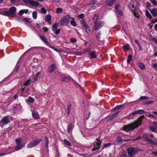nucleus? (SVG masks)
I'll return each instance as SVG.
<instances>
[{"label": "nucleus", "instance_id": "9b49d317", "mask_svg": "<svg viewBox=\"0 0 157 157\" xmlns=\"http://www.w3.org/2000/svg\"><path fill=\"white\" fill-rule=\"evenodd\" d=\"M81 24L82 26L85 28L86 31L87 33H89L90 31V30L87 24L84 21H82Z\"/></svg>", "mask_w": 157, "mask_h": 157}, {"label": "nucleus", "instance_id": "e2e57ef3", "mask_svg": "<svg viewBox=\"0 0 157 157\" xmlns=\"http://www.w3.org/2000/svg\"><path fill=\"white\" fill-rule=\"evenodd\" d=\"M24 13V12L23 11V10H21L19 11L18 13V14L21 15L23 14Z\"/></svg>", "mask_w": 157, "mask_h": 157}, {"label": "nucleus", "instance_id": "0eeeda50", "mask_svg": "<svg viewBox=\"0 0 157 157\" xmlns=\"http://www.w3.org/2000/svg\"><path fill=\"white\" fill-rule=\"evenodd\" d=\"M101 142L98 139H96L94 145V148L92 149L93 151L99 148Z\"/></svg>", "mask_w": 157, "mask_h": 157}, {"label": "nucleus", "instance_id": "20e7f679", "mask_svg": "<svg viewBox=\"0 0 157 157\" xmlns=\"http://www.w3.org/2000/svg\"><path fill=\"white\" fill-rule=\"evenodd\" d=\"M21 139L20 138H17L16 139L15 142L17 144V146L15 148L16 150L18 151L21 149L23 147V144L21 143Z\"/></svg>", "mask_w": 157, "mask_h": 157}, {"label": "nucleus", "instance_id": "39448f33", "mask_svg": "<svg viewBox=\"0 0 157 157\" xmlns=\"http://www.w3.org/2000/svg\"><path fill=\"white\" fill-rule=\"evenodd\" d=\"M9 121V117L7 116L3 117L0 121V126L2 128L4 125L7 124Z\"/></svg>", "mask_w": 157, "mask_h": 157}, {"label": "nucleus", "instance_id": "dca6fc26", "mask_svg": "<svg viewBox=\"0 0 157 157\" xmlns=\"http://www.w3.org/2000/svg\"><path fill=\"white\" fill-rule=\"evenodd\" d=\"M73 128V124L71 123H69L67 127V132L69 134Z\"/></svg>", "mask_w": 157, "mask_h": 157}, {"label": "nucleus", "instance_id": "09e8293b", "mask_svg": "<svg viewBox=\"0 0 157 157\" xmlns=\"http://www.w3.org/2000/svg\"><path fill=\"white\" fill-rule=\"evenodd\" d=\"M153 102V101H148L145 102H144V104L145 105H149L151 104Z\"/></svg>", "mask_w": 157, "mask_h": 157}, {"label": "nucleus", "instance_id": "423d86ee", "mask_svg": "<svg viewBox=\"0 0 157 157\" xmlns=\"http://www.w3.org/2000/svg\"><path fill=\"white\" fill-rule=\"evenodd\" d=\"M41 140V139L34 140L29 144L27 145V147L28 148H31L37 145Z\"/></svg>", "mask_w": 157, "mask_h": 157}, {"label": "nucleus", "instance_id": "7ed1b4c3", "mask_svg": "<svg viewBox=\"0 0 157 157\" xmlns=\"http://www.w3.org/2000/svg\"><path fill=\"white\" fill-rule=\"evenodd\" d=\"M94 23V29L95 30H98L103 26L104 24V21H98Z\"/></svg>", "mask_w": 157, "mask_h": 157}, {"label": "nucleus", "instance_id": "9d476101", "mask_svg": "<svg viewBox=\"0 0 157 157\" xmlns=\"http://www.w3.org/2000/svg\"><path fill=\"white\" fill-rule=\"evenodd\" d=\"M16 8L14 7H12L10 8L7 13L11 14L14 15L16 13Z\"/></svg>", "mask_w": 157, "mask_h": 157}, {"label": "nucleus", "instance_id": "79ce46f5", "mask_svg": "<svg viewBox=\"0 0 157 157\" xmlns=\"http://www.w3.org/2000/svg\"><path fill=\"white\" fill-rule=\"evenodd\" d=\"M63 12V10L61 8H59L57 9L56 10V13H62Z\"/></svg>", "mask_w": 157, "mask_h": 157}, {"label": "nucleus", "instance_id": "f03ea898", "mask_svg": "<svg viewBox=\"0 0 157 157\" xmlns=\"http://www.w3.org/2000/svg\"><path fill=\"white\" fill-rule=\"evenodd\" d=\"M70 18L71 17L69 15L63 16L59 21V25L60 26H63L68 24L69 22Z\"/></svg>", "mask_w": 157, "mask_h": 157}, {"label": "nucleus", "instance_id": "a19ab883", "mask_svg": "<svg viewBox=\"0 0 157 157\" xmlns=\"http://www.w3.org/2000/svg\"><path fill=\"white\" fill-rule=\"evenodd\" d=\"M64 142L65 144H66L68 146H71V143L68 141L67 140L64 139Z\"/></svg>", "mask_w": 157, "mask_h": 157}, {"label": "nucleus", "instance_id": "3c124183", "mask_svg": "<svg viewBox=\"0 0 157 157\" xmlns=\"http://www.w3.org/2000/svg\"><path fill=\"white\" fill-rule=\"evenodd\" d=\"M123 47L125 49L128 50L129 48V45L128 44L125 45H124Z\"/></svg>", "mask_w": 157, "mask_h": 157}, {"label": "nucleus", "instance_id": "de8ad7c7", "mask_svg": "<svg viewBox=\"0 0 157 157\" xmlns=\"http://www.w3.org/2000/svg\"><path fill=\"white\" fill-rule=\"evenodd\" d=\"M134 16L138 18H139V14L138 13H136V10L135 11L133 12Z\"/></svg>", "mask_w": 157, "mask_h": 157}, {"label": "nucleus", "instance_id": "ddd939ff", "mask_svg": "<svg viewBox=\"0 0 157 157\" xmlns=\"http://www.w3.org/2000/svg\"><path fill=\"white\" fill-rule=\"evenodd\" d=\"M128 7L129 9L132 12L136 10V8L134 6V2L132 1H131L128 5Z\"/></svg>", "mask_w": 157, "mask_h": 157}, {"label": "nucleus", "instance_id": "864d4df0", "mask_svg": "<svg viewBox=\"0 0 157 157\" xmlns=\"http://www.w3.org/2000/svg\"><path fill=\"white\" fill-rule=\"evenodd\" d=\"M101 34V32L100 31L98 32L97 35H96V37L98 39H100V35Z\"/></svg>", "mask_w": 157, "mask_h": 157}, {"label": "nucleus", "instance_id": "c03bdc74", "mask_svg": "<svg viewBox=\"0 0 157 157\" xmlns=\"http://www.w3.org/2000/svg\"><path fill=\"white\" fill-rule=\"evenodd\" d=\"M31 78V77H30L29 79H28L26 82H25V83L24 84V86H27L29 84V83H30V82L31 81V79H30Z\"/></svg>", "mask_w": 157, "mask_h": 157}, {"label": "nucleus", "instance_id": "58836bf2", "mask_svg": "<svg viewBox=\"0 0 157 157\" xmlns=\"http://www.w3.org/2000/svg\"><path fill=\"white\" fill-rule=\"evenodd\" d=\"M70 78V77L68 78L64 77L62 78V81L68 82L69 81Z\"/></svg>", "mask_w": 157, "mask_h": 157}, {"label": "nucleus", "instance_id": "c756f323", "mask_svg": "<svg viewBox=\"0 0 157 157\" xmlns=\"http://www.w3.org/2000/svg\"><path fill=\"white\" fill-rule=\"evenodd\" d=\"M124 106V105H118L116 106L113 109V110H118Z\"/></svg>", "mask_w": 157, "mask_h": 157}, {"label": "nucleus", "instance_id": "a18cd8bd", "mask_svg": "<svg viewBox=\"0 0 157 157\" xmlns=\"http://www.w3.org/2000/svg\"><path fill=\"white\" fill-rule=\"evenodd\" d=\"M148 99V98L147 96H142L139 98L140 100H146Z\"/></svg>", "mask_w": 157, "mask_h": 157}, {"label": "nucleus", "instance_id": "f3484780", "mask_svg": "<svg viewBox=\"0 0 157 157\" xmlns=\"http://www.w3.org/2000/svg\"><path fill=\"white\" fill-rule=\"evenodd\" d=\"M149 10L154 17H156L157 16V10L155 9H154L151 10L150 9H149Z\"/></svg>", "mask_w": 157, "mask_h": 157}, {"label": "nucleus", "instance_id": "cd10ccee", "mask_svg": "<svg viewBox=\"0 0 157 157\" xmlns=\"http://www.w3.org/2000/svg\"><path fill=\"white\" fill-rule=\"evenodd\" d=\"M138 66L142 70H144L145 69V67L144 64L142 63H138Z\"/></svg>", "mask_w": 157, "mask_h": 157}, {"label": "nucleus", "instance_id": "b1692460", "mask_svg": "<svg viewBox=\"0 0 157 157\" xmlns=\"http://www.w3.org/2000/svg\"><path fill=\"white\" fill-rule=\"evenodd\" d=\"M134 111V114H142L144 113V111L142 109L137 110L135 111Z\"/></svg>", "mask_w": 157, "mask_h": 157}, {"label": "nucleus", "instance_id": "a878e982", "mask_svg": "<svg viewBox=\"0 0 157 157\" xmlns=\"http://www.w3.org/2000/svg\"><path fill=\"white\" fill-rule=\"evenodd\" d=\"M58 24L59 23H56L52 25V30L53 31H56L57 29Z\"/></svg>", "mask_w": 157, "mask_h": 157}, {"label": "nucleus", "instance_id": "1a4fd4ad", "mask_svg": "<svg viewBox=\"0 0 157 157\" xmlns=\"http://www.w3.org/2000/svg\"><path fill=\"white\" fill-rule=\"evenodd\" d=\"M142 138H144L145 141H148V142H150L152 144L155 145L156 144V142L155 141H154V140L149 139L148 137L147 136V134L144 135L142 136Z\"/></svg>", "mask_w": 157, "mask_h": 157}, {"label": "nucleus", "instance_id": "4468645a", "mask_svg": "<svg viewBox=\"0 0 157 157\" xmlns=\"http://www.w3.org/2000/svg\"><path fill=\"white\" fill-rule=\"evenodd\" d=\"M55 68L56 66L55 65H51L49 66L48 68V70L50 73H51L54 71L55 69Z\"/></svg>", "mask_w": 157, "mask_h": 157}, {"label": "nucleus", "instance_id": "5701e85b", "mask_svg": "<svg viewBox=\"0 0 157 157\" xmlns=\"http://www.w3.org/2000/svg\"><path fill=\"white\" fill-rule=\"evenodd\" d=\"M70 19H71L70 21V23L71 25L74 26H75L76 25V23L75 22L74 18L73 17H71Z\"/></svg>", "mask_w": 157, "mask_h": 157}, {"label": "nucleus", "instance_id": "13d9d810", "mask_svg": "<svg viewBox=\"0 0 157 157\" xmlns=\"http://www.w3.org/2000/svg\"><path fill=\"white\" fill-rule=\"evenodd\" d=\"M31 0H22V1L26 4H29Z\"/></svg>", "mask_w": 157, "mask_h": 157}, {"label": "nucleus", "instance_id": "5fc2aeb1", "mask_svg": "<svg viewBox=\"0 0 157 157\" xmlns=\"http://www.w3.org/2000/svg\"><path fill=\"white\" fill-rule=\"evenodd\" d=\"M70 41L72 43H74L76 41V40L75 38H72L70 39Z\"/></svg>", "mask_w": 157, "mask_h": 157}, {"label": "nucleus", "instance_id": "7c9ffc66", "mask_svg": "<svg viewBox=\"0 0 157 157\" xmlns=\"http://www.w3.org/2000/svg\"><path fill=\"white\" fill-rule=\"evenodd\" d=\"M145 14L146 16L149 18H152V16L150 13L147 11H145Z\"/></svg>", "mask_w": 157, "mask_h": 157}, {"label": "nucleus", "instance_id": "c9c22d12", "mask_svg": "<svg viewBox=\"0 0 157 157\" xmlns=\"http://www.w3.org/2000/svg\"><path fill=\"white\" fill-rule=\"evenodd\" d=\"M132 56L131 55L128 56V59L127 60V62L128 63H129L130 62L132 61Z\"/></svg>", "mask_w": 157, "mask_h": 157}, {"label": "nucleus", "instance_id": "2f4dec72", "mask_svg": "<svg viewBox=\"0 0 157 157\" xmlns=\"http://www.w3.org/2000/svg\"><path fill=\"white\" fill-rule=\"evenodd\" d=\"M28 101L30 103H33L34 102V99L32 97L30 96L28 98Z\"/></svg>", "mask_w": 157, "mask_h": 157}, {"label": "nucleus", "instance_id": "412c9836", "mask_svg": "<svg viewBox=\"0 0 157 157\" xmlns=\"http://www.w3.org/2000/svg\"><path fill=\"white\" fill-rule=\"evenodd\" d=\"M71 107V104H69L67 106V117L68 116L69 114V113H70Z\"/></svg>", "mask_w": 157, "mask_h": 157}, {"label": "nucleus", "instance_id": "72a5a7b5", "mask_svg": "<svg viewBox=\"0 0 157 157\" xmlns=\"http://www.w3.org/2000/svg\"><path fill=\"white\" fill-rule=\"evenodd\" d=\"M91 50V48H89L85 49H84L82 52V54H84L85 53L90 52Z\"/></svg>", "mask_w": 157, "mask_h": 157}, {"label": "nucleus", "instance_id": "bf43d9fd", "mask_svg": "<svg viewBox=\"0 0 157 157\" xmlns=\"http://www.w3.org/2000/svg\"><path fill=\"white\" fill-rule=\"evenodd\" d=\"M151 40L154 41L155 43L157 44V38L155 37H152L151 38Z\"/></svg>", "mask_w": 157, "mask_h": 157}, {"label": "nucleus", "instance_id": "0e129e2a", "mask_svg": "<svg viewBox=\"0 0 157 157\" xmlns=\"http://www.w3.org/2000/svg\"><path fill=\"white\" fill-rule=\"evenodd\" d=\"M116 12L118 13L121 16L123 15V13L121 10H117V12Z\"/></svg>", "mask_w": 157, "mask_h": 157}, {"label": "nucleus", "instance_id": "4d7b16f0", "mask_svg": "<svg viewBox=\"0 0 157 157\" xmlns=\"http://www.w3.org/2000/svg\"><path fill=\"white\" fill-rule=\"evenodd\" d=\"M33 79L32 80V81L33 82H35L36 80H37L38 78L35 76H33Z\"/></svg>", "mask_w": 157, "mask_h": 157}, {"label": "nucleus", "instance_id": "6ab92c4d", "mask_svg": "<svg viewBox=\"0 0 157 157\" xmlns=\"http://www.w3.org/2000/svg\"><path fill=\"white\" fill-rule=\"evenodd\" d=\"M29 4L32 6H37L39 5V3L36 1L31 0Z\"/></svg>", "mask_w": 157, "mask_h": 157}, {"label": "nucleus", "instance_id": "aec40b11", "mask_svg": "<svg viewBox=\"0 0 157 157\" xmlns=\"http://www.w3.org/2000/svg\"><path fill=\"white\" fill-rule=\"evenodd\" d=\"M33 117L36 119H38L39 117V115L36 112H33L32 113Z\"/></svg>", "mask_w": 157, "mask_h": 157}, {"label": "nucleus", "instance_id": "8fccbe9b", "mask_svg": "<svg viewBox=\"0 0 157 157\" xmlns=\"http://www.w3.org/2000/svg\"><path fill=\"white\" fill-rule=\"evenodd\" d=\"M23 21L24 22L26 21L28 22H30L31 19L29 18H25L23 19Z\"/></svg>", "mask_w": 157, "mask_h": 157}, {"label": "nucleus", "instance_id": "bb28decb", "mask_svg": "<svg viewBox=\"0 0 157 157\" xmlns=\"http://www.w3.org/2000/svg\"><path fill=\"white\" fill-rule=\"evenodd\" d=\"M51 19V15L49 14H47L45 17V21L46 22H49L50 21Z\"/></svg>", "mask_w": 157, "mask_h": 157}, {"label": "nucleus", "instance_id": "f8f14e48", "mask_svg": "<svg viewBox=\"0 0 157 157\" xmlns=\"http://www.w3.org/2000/svg\"><path fill=\"white\" fill-rule=\"evenodd\" d=\"M97 1L96 0H94L93 1H91V2L89 3V6L90 8H92L93 7H97L98 6V5L97 3Z\"/></svg>", "mask_w": 157, "mask_h": 157}, {"label": "nucleus", "instance_id": "ea45409f", "mask_svg": "<svg viewBox=\"0 0 157 157\" xmlns=\"http://www.w3.org/2000/svg\"><path fill=\"white\" fill-rule=\"evenodd\" d=\"M154 124H155L156 127L155 128H154V127H151L150 129L152 131L155 132L156 129H157V124L156 122H155Z\"/></svg>", "mask_w": 157, "mask_h": 157}, {"label": "nucleus", "instance_id": "f257e3e1", "mask_svg": "<svg viewBox=\"0 0 157 157\" xmlns=\"http://www.w3.org/2000/svg\"><path fill=\"white\" fill-rule=\"evenodd\" d=\"M144 117V116L143 115L140 117L138 120L135 121L133 123L125 125L123 128V130L128 132L129 131L132 130L138 127L142 124V120Z\"/></svg>", "mask_w": 157, "mask_h": 157}, {"label": "nucleus", "instance_id": "f704fd0d", "mask_svg": "<svg viewBox=\"0 0 157 157\" xmlns=\"http://www.w3.org/2000/svg\"><path fill=\"white\" fill-rule=\"evenodd\" d=\"M32 16L34 19H36L37 17V12L36 11H34L32 13Z\"/></svg>", "mask_w": 157, "mask_h": 157}, {"label": "nucleus", "instance_id": "603ef678", "mask_svg": "<svg viewBox=\"0 0 157 157\" xmlns=\"http://www.w3.org/2000/svg\"><path fill=\"white\" fill-rule=\"evenodd\" d=\"M60 29H56V31H53V32H54L57 35V34H59L60 33Z\"/></svg>", "mask_w": 157, "mask_h": 157}, {"label": "nucleus", "instance_id": "a211bd4d", "mask_svg": "<svg viewBox=\"0 0 157 157\" xmlns=\"http://www.w3.org/2000/svg\"><path fill=\"white\" fill-rule=\"evenodd\" d=\"M116 0H107V5L109 6H112L113 4V3Z\"/></svg>", "mask_w": 157, "mask_h": 157}, {"label": "nucleus", "instance_id": "e433bc0d", "mask_svg": "<svg viewBox=\"0 0 157 157\" xmlns=\"http://www.w3.org/2000/svg\"><path fill=\"white\" fill-rule=\"evenodd\" d=\"M98 15H97V14H95L93 19V22L94 23L98 21H97V20H98Z\"/></svg>", "mask_w": 157, "mask_h": 157}, {"label": "nucleus", "instance_id": "680f3d73", "mask_svg": "<svg viewBox=\"0 0 157 157\" xmlns=\"http://www.w3.org/2000/svg\"><path fill=\"white\" fill-rule=\"evenodd\" d=\"M152 67L154 68H157V63L152 64Z\"/></svg>", "mask_w": 157, "mask_h": 157}, {"label": "nucleus", "instance_id": "473e14b6", "mask_svg": "<svg viewBox=\"0 0 157 157\" xmlns=\"http://www.w3.org/2000/svg\"><path fill=\"white\" fill-rule=\"evenodd\" d=\"M90 56H91L90 58H92V59L95 58L96 57V56L95 54V52L94 51V52H92L90 53Z\"/></svg>", "mask_w": 157, "mask_h": 157}, {"label": "nucleus", "instance_id": "37998d69", "mask_svg": "<svg viewBox=\"0 0 157 157\" xmlns=\"http://www.w3.org/2000/svg\"><path fill=\"white\" fill-rule=\"evenodd\" d=\"M41 13L43 14H46L47 12L46 10L44 7L42 8L41 9Z\"/></svg>", "mask_w": 157, "mask_h": 157}, {"label": "nucleus", "instance_id": "6e6552de", "mask_svg": "<svg viewBox=\"0 0 157 157\" xmlns=\"http://www.w3.org/2000/svg\"><path fill=\"white\" fill-rule=\"evenodd\" d=\"M136 151V149L133 147H130L128 148L127 150V152L129 156L130 157L133 155Z\"/></svg>", "mask_w": 157, "mask_h": 157}, {"label": "nucleus", "instance_id": "393cba45", "mask_svg": "<svg viewBox=\"0 0 157 157\" xmlns=\"http://www.w3.org/2000/svg\"><path fill=\"white\" fill-rule=\"evenodd\" d=\"M119 113V112H117L116 113H113L111 116L109 117V120H112Z\"/></svg>", "mask_w": 157, "mask_h": 157}, {"label": "nucleus", "instance_id": "338daca9", "mask_svg": "<svg viewBox=\"0 0 157 157\" xmlns=\"http://www.w3.org/2000/svg\"><path fill=\"white\" fill-rule=\"evenodd\" d=\"M43 30L44 32H47L48 30V29L46 27H44L43 28Z\"/></svg>", "mask_w": 157, "mask_h": 157}, {"label": "nucleus", "instance_id": "6e6d98bb", "mask_svg": "<svg viewBox=\"0 0 157 157\" xmlns=\"http://www.w3.org/2000/svg\"><path fill=\"white\" fill-rule=\"evenodd\" d=\"M120 6V5H119V4H117L116 5L115 8L116 10V12H117V10H119L118 9Z\"/></svg>", "mask_w": 157, "mask_h": 157}, {"label": "nucleus", "instance_id": "69168bd1", "mask_svg": "<svg viewBox=\"0 0 157 157\" xmlns=\"http://www.w3.org/2000/svg\"><path fill=\"white\" fill-rule=\"evenodd\" d=\"M84 17V14L83 13L80 14L78 16V17L79 18L82 19Z\"/></svg>", "mask_w": 157, "mask_h": 157}, {"label": "nucleus", "instance_id": "4be33fe9", "mask_svg": "<svg viewBox=\"0 0 157 157\" xmlns=\"http://www.w3.org/2000/svg\"><path fill=\"white\" fill-rule=\"evenodd\" d=\"M135 111H133L131 113H130L129 115L126 117L128 119H130L132 118L134 115H136V114H134Z\"/></svg>", "mask_w": 157, "mask_h": 157}, {"label": "nucleus", "instance_id": "774afa93", "mask_svg": "<svg viewBox=\"0 0 157 157\" xmlns=\"http://www.w3.org/2000/svg\"><path fill=\"white\" fill-rule=\"evenodd\" d=\"M40 75H41V74H40V72H39L37 73L36 74V75L35 76L38 78L40 76Z\"/></svg>", "mask_w": 157, "mask_h": 157}, {"label": "nucleus", "instance_id": "2eb2a0df", "mask_svg": "<svg viewBox=\"0 0 157 157\" xmlns=\"http://www.w3.org/2000/svg\"><path fill=\"white\" fill-rule=\"evenodd\" d=\"M39 36L40 38V39L44 42L46 45L49 46L50 45L48 41L46 38L43 36L40 35Z\"/></svg>", "mask_w": 157, "mask_h": 157}, {"label": "nucleus", "instance_id": "c85d7f7f", "mask_svg": "<svg viewBox=\"0 0 157 157\" xmlns=\"http://www.w3.org/2000/svg\"><path fill=\"white\" fill-rule=\"evenodd\" d=\"M122 139L121 136H119L117 138V142L118 144H121L122 143Z\"/></svg>", "mask_w": 157, "mask_h": 157}, {"label": "nucleus", "instance_id": "4c0bfd02", "mask_svg": "<svg viewBox=\"0 0 157 157\" xmlns=\"http://www.w3.org/2000/svg\"><path fill=\"white\" fill-rule=\"evenodd\" d=\"M111 144L110 143L104 144L103 145V146L102 148V149H104L105 148L109 147L110 145H111Z\"/></svg>", "mask_w": 157, "mask_h": 157}, {"label": "nucleus", "instance_id": "49530a36", "mask_svg": "<svg viewBox=\"0 0 157 157\" xmlns=\"http://www.w3.org/2000/svg\"><path fill=\"white\" fill-rule=\"evenodd\" d=\"M50 48H52V49H53V50H54L55 51H56V52H59L60 51L58 49H57L53 47H52V46H51L50 45V46H49Z\"/></svg>", "mask_w": 157, "mask_h": 157}, {"label": "nucleus", "instance_id": "052dcab7", "mask_svg": "<svg viewBox=\"0 0 157 157\" xmlns=\"http://www.w3.org/2000/svg\"><path fill=\"white\" fill-rule=\"evenodd\" d=\"M150 1L154 5H156L157 2L156 0H150Z\"/></svg>", "mask_w": 157, "mask_h": 157}]
</instances>
